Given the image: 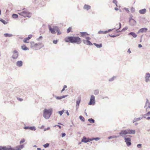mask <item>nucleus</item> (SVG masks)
Wrapping results in <instances>:
<instances>
[{"mask_svg":"<svg viewBox=\"0 0 150 150\" xmlns=\"http://www.w3.org/2000/svg\"><path fill=\"white\" fill-rule=\"evenodd\" d=\"M65 41L67 42L79 44L81 43V39L78 37L68 36L65 38Z\"/></svg>","mask_w":150,"mask_h":150,"instance_id":"f257e3e1","label":"nucleus"},{"mask_svg":"<svg viewBox=\"0 0 150 150\" xmlns=\"http://www.w3.org/2000/svg\"><path fill=\"white\" fill-rule=\"evenodd\" d=\"M24 147V145L23 144L17 146L15 148H13L10 146L6 147L4 146H0V150H21Z\"/></svg>","mask_w":150,"mask_h":150,"instance_id":"f03ea898","label":"nucleus"},{"mask_svg":"<svg viewBox=\"0 0 150 150\" xmlns=\"http://www.w3.org/2000/svg\"><path fill=\"white\" fill-rule=\"evenodd\" d=\"M52 109H45L43 111V116L46 119H49L52 114Z\"/></svg>","mask_w":150,"mask_h":150,"instance_id":"7ed1b4c3","label":"nucleus"},{"mask_svg":"<svg viewBox=\"0 0 150 150\" xmlns=\"http://www.w3.org/2000/svg\"><path fill=\"white\" fill-rule=\"evenodd\" d=\"M18 13L20 16H23L25 17H27L30 18L31 17V13L27 10L23 11L21 12Z\"/></svg>","mask_w":150,"mask_h":150,"instance_id":"20e7f679","label":"nucleus"},{"mask_svg":"<svg viewBox=\"0 0 150 150\" xmlns=\"http://www.w3.org/2000/svg\"><path fill=\"white\" fill-rule=\"evenodd\" d=\"M95 103V97L93 95H92L91 96L90 100L88 103V104L89 105H94Z\"/></svg>","mask_w":150,"mask_h":150,"instance_id":"39448f33","label":"nucleus"},{"mask_svg":"<svg viewBox=\"0 0 150 150\" xmlns=\"http://www.w3.org/2000/svg\"><path fill=\"white\" fill-rule=\"evenodd\" d=\"M30 47L34 50H37V49L36 48V46L40 44V43H35L34 42H30Z\"/></svg>","mask_w":150,"mask_h":150,"instance_id":"423d86ee","label":"nucleus"},{"mask_svg":"<svg viewBox=\"0 0 150 150\" xmlns=\"http://www.w3.org/2000/svg\"><path fill=\"white\" fill-rule=\"evenodd\" d=\"M13 54L12 56V58L14 59H16L18 57V52L16 50H14L13 52Z\"/></svg>","mask_w":150,"mask_h":150,"instance_id":"0eeeda50","label":"nucleus"},{"mask_svg":"<svg viewBox=\"0 0 150 150\" xmlns=\"http://www.w3.org/2000/svg\"><path fill=\"white\" fill-rule=\"evenodd\" d=\"M125 142L126 143L127 146H129L131 145V139L130 138H126L124 139Z\"/></svg>","mask_w":150,"mask_h":150,"instance_id":"6e6552de","label":"nucleus"},{"mask_svg":"<svg viewBox=\"0 0 150 150\" xmlns=\"http://www.w3.org/2000/svg\"><path fill=\"white\" fill-rule=\"evenodd\" d=\"M119 134L122 137H124L127 134V129L121 130Z\"/></svg>","mask_w":150,"mask_h":150,"instance_id":"1a4fd4ad","label":"nucleus"},{"mask_svg":"<svg viewBox=\"0 0 150 150\" xmlns=\"http://www.w3.org/2000/svg\"><path fill=\"white\" fill-rule=\"evenodd\" d=\"M127 134H134L135 133V131L134 129H127Z\"/></svg>","mask_w":150,"mask_h":150,"instance_id":"9d476101","label":"nucleus"},{"mask_svg":"<svg viewBox=\"0 0 150 150\" xmlns=\"http://www.w3.org/2000/svg\"><path fill=\"white\" fill-rule=\"evenodd\" d=\"M83 43L87 45L91 46L93 45L92 43L89 40H83Z\"/></svg>","mask_w":150,"mask_h":150,"instance_id":"9b49d317","label":"nucleus"},{"mask_svg":"<svg viewBox=\"0 0 150 150\" xmlns=\"http://www.w3.org/2000/svg\"><path fill=\"white\" fill-rule=\"evenodd\" d=\"M32 35H29L27 38H24L23 40V42L25 43H28V42L27 41L30 40L32 37Z\"/></svg>","mask_w":150,"mask_h":150,"instance_id":"f8f14e48","label":"nucleus"},{"mask_svg":"<svg viewBox=\"0 0 150 150\" xmlns=\"http://www.w3.org/2000/svg\"><path fill=\"white\" fill-rule=\"evenodd\" d=\"M150 78V74L149 73H147L146 74L145 77V81L146 82H147L149 81V79Z\"/></svg>","mask_w":150,"mask_h":150,"instance_id":"ddd939ff","label":"nucleus"},{"mask_svg":"<svg viewBox=\"0 0 150 150\" xmlns=\"http://www.w3.org/2000/svg\"><path fill=\"white\" fill-rule=\"evenodd\" d=\"M16 65L17 66L20 67L23 65V62L22 61H18L16 63Z\"/></svg>","mask_w":150,"mask_h":150,"instance_id":"4468645a","label":"nucleus"},{"mask_svg":"<svg viewBox=\"0 0 150 150\" xmlns=\"http://www.w3.org/2000/svg\"><path fill=\"white\" fill-rule=\"evenodd\" d=\"M48 27L49 28L50 31L51 32V33L52 34H54L55 33V30L54 28H51L49 25H48Z\"/></svg>","mask_w":150,"mask_h":150,"instance_id":"2eb2a0df","label":"nucleus"},{"mask_svg":"<svg viewBox=\"0 0 150 150\" xmlns=\"http://www.w3.org/2000/svg\"><path fill=\"white\" fill-rule=\"evenodd\" d=\"M91 6L89 5L85 4L83 6V9L88 10L91 9Z\"/></svg>","mask_w":150,"mask_h":150,"instance_id":"dca6fc26","label":"nucleus"},{"mask_svg":"<svg viewBox=\"0 0 150 150\" xmlns=\"http://www.w3.org/2000/svg\"><path fill=\"white\" fill-rule=\"evenodd\" d=\"M148 29L146 28H143L140 29L139 30V32H141L142 33H143V32H146Z\"/></svg>","mask_w":150,"mask_h":150,"instance_id":"f3484780","label":"nucleus"},{"mask_svg":"<svg viewBox=\"0 0 150 150\" xmlns=\"http://www.w3.org/2000/svg\"><path fill=\"white\" fill-rule=\"evenodd\" d=\"M146 12V9L144 8L141 10H140L139 11V13L142 14H144Z\"/></svg>","mask_w":150,"mask_h":150,"instance_id":"a211bd4d","label":"nucleus"},{"mask_svg":"<svg viewBox=\"0 0 150 150\" xmlns=\"http://www.w3.org/2000/svg\"><path fill=\"white\" fill-rule=\"evenodd\" d=\"M128 35H132L134 38H136L137 36V35L134 33L131 32L128 33Z\"/></svg>","mask_w":150,"mask_h":150,"instance_id":"6ab92c4d","label":"nucleus"},{"mask_svg":"<svg viewBox=\"0 0 150 150\" xmlns=\"http://www.w3.org/2000/svg\"><path fill=\"white\" fill-rule=\"evenodd\" d=\"M80 101L81 99H78L76 102V110H77L79 107Z\"/></svg>","mask_w":150,"mask_h":150,"instance_id":"aec40b11","label":"nucleus"},{"mask_svg":"<svg viewBox=\"0 0 150 150\" xmlns=\"http://www.w3.org/2000/svg\"><path fill=\"white\" fill-rule=\"evenodd\" d=\"M130 25L132 26H134L135 25L137 24L136 21L135 20H133L132 22L131 21L130 22Z\"/></svg>","mask_w":150,"mask_h":150,"instance_id":"412c9836","label":"nucleus"},{"mask_svg":"<svg viewBox=\"0 0 150 150\" xmlns=\"http://www.w3.org/2000/svg\"><path fill=\"white\" fill-rule=\"evenodd\" d=\"M143 118L142 117H140L138 118H134L133 120V122H135L140 120Z\"/></svg>","mask_w":150,"mask_h":150,"instance_id":"4be33fe9","label":"nucleus"},{"mask_svg":"<svg viewBox=\"0 0 150 150\" xmlns=\"http://www.w3.org/2000/svg\"><path fill=\"white\" fill-rule=\"evenodd\" d=\"M93 44L96 46L97 48H101L102 47V45L101 43H100L99 44H97L96 43H94Z\"/></svg>","mask_w":150,"mask_h":150,"instance_id":"5701e85b","label":"nucleus"},{"mask_svg":"<svg viewBox=\"0 0 150 150\" xmlns=\"http://www.w3.org/2000/svg\"><path fill=\"white\" fill-rule=\"evenodd\" d=\"M81 36L83 37L86 35H88V34L86 32H82L80 33Z\"/></svg>","mask_w":150,"mask_h":150,"instance_id":"b1692460","label":"nucleus"},{"mask_svg":"<svg viewBox=\"0 0 150 150\" xmlns=\"http://www.w3.org/2000/svg\"><path fill=\"white\" fill-rule=\"evenodd\" d=\"M4 37H11L13 36V35L12 34H9L7 33H5L4 34Z\"/></svg>","mask_w":150,"mask_h":150,"instance_id":"393cba45","label":"nucleus"},{"mask_svg":"<svg viewBox=\"0 0 150 150\" xmlns=\"http://www.w3.org/2000/svg\"><path fill=\"white\" fill-rule=\"evenodd\" d=\"M22 49L24 50H28V48L25 45H23L21 46Z\"/></svg>","mask_w":150,"mask_h":150,"instance_id":"a878e982","label":"nucleus"},{"mask_svg":"<svg viewBox=\"0 0 150 150\" xmlns=\"http://www.w3.org/2000/svg\"><path fill=\"white\" fill-rule=\"evenodd\" d=\"M87 140L88 139H87L86 137H83L82 139L81 140V142L86 143L87 142Z\"/></svg>","mask_w":150,"mask_h":150,"instance_id":"bb28decb","label":"nucleus"},{"mask_svg":"<svg viewBox=\"0 0 150 150\" xmlns=\"http://www.w3.org/2000/svg\"><path fill=\"white\" fill-rule=\"evenodd\" d=\"M119 137V136L113 135V136H110L109 137H108V139H111L117 138Z\"/></svg>","mask_w":150,"mask_h":150,"instance_id":"cd10ccee","label":"nucleus"},{"mask_svg":"<svg viewBox=\"0 0 150 150\" xmlns=\"http://www.w3.org/2000/svg\"><path fill=\"white\" fill-rule=\"evenodd\" d=\"M88 121L89 122L91 123H93L95 122L94 120L92 118H90L88 120Z\"/></svg>","mask_w":150,"mask_h":150,"instance_id":"c85d7f7f","label":"nucleus"},{"mask_svg":"<svg viewBox=\"0 0 150 150\" xmlns=\"http://www.w3.org/2000/svg\"><path fill=\"white\" fill-rule=\"evenodd\" d=\"M99 93V90L98 89H96L94 91V94L95 95H97Z\"/></svg>","mask_w":150,"mask_h":150,"instance_id":"c756f323","label":"nucleus"},{"mask_svg":"<svg viewBox=\"0 0 150 150\" xmlns=\"http://www.w3.org/2000/svg\"><path fill=\"white\" fill-rule=\"evenodd\" d=\"M146 105H147L148 107L150 108V103L149 102V100L147 99H146Z\"/></svg>","mask_w":150,"mask_h":150,"instance_id":"7c9ffc66","label":"nucleus"},{"mask_svg":"<svg viewBox=\"0 0 150 150\" xmlns=\"http://www.w3.org/2000/svg\"><path fill=\"white\" fill-rule=\"evenodd\" d=\"M0 21L4 25L6 24L7 23V22L2 18H0Z\"/></svg>","mask_w":150,"mask_h":150,"instance_id":"2f4dec72","label":"nucleus"},{"mask_svg":"<svg viewBox=\"0 0 150 150\" xmlns=\"http://www.w3.org/2000/svg\"><path fill=\"white\" fill-rule=\"evenodd\" d=\"M79 119L83 122H84L85 119L84 117L81 115H80L79 116Z\"/></svg>","mask_w":150,"mask_h":150,"instance_id":"473e14b6","label":"nucleus"},{"mask_svg":"<svg viewBox=\"0 0 150 150\" xmlns=\"http://www.w3.org/2000/svg\"><path fill=\"white\" fill-rule=\"evenodd\" d=\"M12 16L13 18H18V16L17 14H13L12 15Z\"/></svg>","mask_w":150,"mask_h":150,"instance_id":"72a5a7b5","label":"nucleus"},{"mask_svg":"<svg viewBox=\"0 0 150 150\" xmlns=\"http://www.w3.org/2000/svg\"><path fill=\"white\" fill-rule=\"evenodd\" d=\"M29 129L35 131L36 130V128L34 126L30 127Z\"/></svg>","mask_w":150,"mask_h":150,"instance_id":"f704fd0d","label":"nucleus"},{"mask_svg":"<svg viewBox=\"0 0 150 150\" xmlns=\"http://www.w3.org/2000/svg\"><path fill=\"white\" fill-rule=\"evenodd\" d=\"M116 78V76H113L112 78L109 79V81H113Z\"/></svg>","mask_w":150,"mask_h":150,"instance_id":"c9c22d12","label":"nucleus"},{"mask_svg":"<svg viewBox=\"0 0 150 150\" xmlns=\"http://www.w3.org/2000/svg\"><path fill=\"white\" fill-rule=\"evenodd\" d=\"M64 110H63L61 111L58 112H58L60 114V116H61L64 112Z\"/></svg>","mask_w":150,"mask_h":150,"instance_id":"e433bc0d","label":"nucleus"},{"mask_svg":"<svg viewBox=\"0 0 150 150\" xmlns=\"http://www.w3.org/2000/svg\"><path fill=\"white\" fill-rule=\"evenodd\" d=\"M50 145V144L48 143H47L43 145V146L45 148H47L49 147Z\"/></svg>","mask_w":150,"mask_h":150,"instance_id":"4c0bfd02","label":"nucleus"},{"mask_svg":"<svg viewBox=\"0 0 150 150\" xmlns=\"http://www.w3.org/2000/svg\"><path fill=\"white\" fill-rule=\"evenodd\" d=\"M105 31H102L101 30H100L98 32V34H101V33L106 34V33H105Z\"/></svg>","mask_w":150,"mask_h":150,"instance_id":"58836bf2","label":"nucleus"},{"mask_svg":"<svg viewBox=\"0 0 150 150\" xmlns=\"http://www.w3.org/2000/svg\"><path fill=\"white\" fill-rule=\"evenodd\" d=\"M25 141V139H22L21 140L20 143V144H21L23 143Z\"/></svg>","mask_w":150,"mask_h":150,"instance_id":"ea45409f","label":"nucleus"},{"mask_svg":"<svg viewBox=\"0 0 150 150\" xmlns=\"http://www.w3.org/2000/svg\"><path fill=\"white\" fill-rule=\"evenodd\" d=\"M42 36H40L39 38H37V39H36V40H37V41H40V40H41L42 39Z\"/></svg>","mask_w":150,"mask_h":150,"instance_id":"a19ab883","label":"nucleus"},{"mask_svg":"<svg viewBox=\"0 0 150 150\" xmlns=\"http://www.w3.org/2000/svg\"><path fill=\"white\" fill-rule=\"evenodd\" d=\"M72 28L71 27H69L67 29V33H69L70 31L71 30V29Z\"/></svg>","mask_w":150,"mask_h":150,"instance_id":"79ce46f5","label":"nucleus"},{"mask_svg":"<svg viewBox=\"0 0 150 150\" xmlns=\"http://www.w3.org/2000/svg\"><path fill=\"white\" fill-rule=\"evenodd\" d=\"M112 2L116 5V6H117V1L116 0H113Z\"/></svg>","mask_w":150,"mask_h":150,"instance_id":"37998d69","label":"nucleus"},{"mask_svg":"<svg viewBox=\"0 0 150 150\" xmlns=\"http://www.w3.org/2000/svg\"><path fill=\"white\" fill-rule=\"evenodd\" d=\"M127 29V27H125L124 28H123L122 30H121L122 31H125Z\"/></svg>","mask_w":150,"mask_h":150,"instance_id":"c03bdc74","label":"nucleus"},{"mask_svg":"<svg viewBox=\"0 0 150 150\" xmlns=\"http://www.w3.org/2000/svg\"><path fill=\"white\" fill-rule=\"evenodd\" d=\"M55 98L57 100H60L62 99L61 96H56Z\"/></svg>","mask_w":150,"mask_h":150,"instance_id":"a18cd8bd","label":"nucleus"},{"mask_svg":"<svg viewBox=\"0 0 150 150\" xmlns=\"http://www.w3.org/2000/svg\"><path fill=\"white\" fill-rule=\"evenodd\" d=\"M58 41V40H54L53 41V42L54 44H56Z\"/></svg>","mask_w":150,"mask_h":150,"instance_id":"49530a36","label":"nucleus"},{"mask_svg":"<svg viewBox=\"0 0 150 150\" xmlns=\"http://www.w3.org/2000/svg\"><path fill=\"white\" fill-rule=\"evenodd\" d=\"M142 145L141 144H139L137 145V146L138 148H140L142 146Z\"/></svg>","mask_w":150,"mask_h":150,"instance_id":"de8ad7c7","label":"nucleus"},{"mask_svg":"<svg viewBox=\"0 0 150 150\" xmlns=\"http://www.w3.org/2000/svg\"><path fill=\"white\" fill-rule=\"evenodd\" d=\"M135 10V8L133 7H132L131 8V11L132 13H133L134 12Z\"/></svg>","mask_w":150,"mask_h":150,"instance_id":"09e8293b","label":"nucleus"},{"mask_svg":"<svg viewBox=\"0 0 150 150\" xmlns=\"http://www.w3.org/2000/svg\"><path fill=\"white\" fill-rule=\"evenodd\" d=\"M113 29H109L108 30L106 31L105 33H108L110 32Z\"/></svg>","mask_w":150,"mask_h":150,"instance_id":"8fccbe9b","label":"nucleus"},{"mask_svg":"<svg viewBox=\"0 0 150 150\" xmlns=\"http://www.w3.org/2000/svg\"><path fill=\"white\" fill-rule=\"evenodd\" d=\"M93 140H94L96 141H97L100 139V138L98 137H96L94 138H93Z\"/></svg>","mask_w":150,"mask_h":150,"instance_id":"3c124183","label":"nucleus"},{"mask_svg":"<svg viewBox=\"0 0 150 150\" xmlns=\"http://www.w3.org/2000/svg\"><path fill=\"white\" fill-rule=\"evenodd\" d=\"M133 20H134L133 18H132L131 17H130L129 18V22H130L131 21V20L133 21Z\"/></svg>","mask_w":150,"mask_h":150,"instance_id":"603ef678","label":"nucleus"},{"mask_svg":"<svg viewBox=\"0 0 150 150\" xmlns=\"http://www.w3.org/2000/svg\"><path fill=\"white\" fill-rule=\"evenodd\" d=\"M93 140V139H88V140H87V142H91V141H92V140Z\"/></svg>","mask_w":150,"mask_h":150,"instance_id":"864d4df0","label":"nucleus"},{"mask_svg":"<svg viewBox=\"0 0 150 150\" xmlns=\"http://www.w3.org/2000/svg\"><path fill=\"white\" fill-rule=\"evenodd\" d=\"M66 135V134L64 133H63L62 134V137H63L65 136Z\"/></svg>","mask_w":150,"mask_h":150,"instance_id":"5fc2aeb1","label":"nucleus"},{"mask_svg":"<svg viewBox=\"0 0 150 150\" xmlns=\"http://www.w3.org/2000/svg\"><path fill=\"white\" fill-rule=\"evenodd\" d=\"M109 35L110 37H112V38H114V37H116V36H115V35H111L110 34H109Z\"/></svg>","mask_w":150,"mask_h":150,"instance_id":"6e6d98bb","label":"nucleus"},{"mask_svg":"<svg viewBox=\"0 0 150 150\" xmlns=\"http://www.w3.org/2000/svg\"><path fill=\"white\" fill-rule=\"evenodd\" d=\"M29 128H30V127L26 126V127H24V128L25 129H29Z\"/></svg>","mask_w":150,"mask_h":150,"instance_id":"4d7b16f0","label":"nucleus"},{"mask_svg":"<svg viewBox=\"0 0 150 150\" xmlns=\"http://www.w3.org/2000/svg\"><path fill=\"white\" fill-rule=\"evenodd\" d=\"M86 40H89L91 39V38L89 37H86Z\"/></svg>","mask_w":150,"mask_h":150,"instance_id":"13d9d810","label":"nucleus"},{"mask_svg":"<svg viewBox=\"0 0 150 150\" xmlns=\"http://www.w3.org/2000/svg\"><path fill=\"white\" fill-rule=\"evenodd\" d=\"M67 95L63 96H61V99L67 97Z\"/></svg>","mask_w":150,"mask_h":150,"instance_id":"bf43d9fd","label":"nucleus"},{"mask_svg":"<svg viewBox=\"0 0 150 150\" xmlns=\"http://www.w3.org/2000/svg\"><path fill=\"white\" fill-rule=\"evenodd\" d=\"M150 115V111L148 112L145 115Z\"/></svg>","mask_w":150,"mask_h":150,"instance_id":"052dcab7","label":"nucleus"},{"mask_svg":"<svg viewBox=\"0 0 150 150\" xmlns=\"http://www.w3.org/2000/svg\"><path fill=\"white\" fill-rule=\"evenodd\" d=\"M50 129V127H48L47 128L45 129L44 130V131H46L47 130H49Z\"/></svg>","mask_w":150,"mask_h":150,"instance_id":"680f3d73","label":"nucleus"},{"mask_svg":"<svg viewBox=\"0 0 150 150\" xmlns=\"http://www.w3.org/2000/svg\"><path fill=\"white\" fill-rule=\"evenodd\" d=\"M125 8V10L127 11V12H128V13L129 12V10L128 9V8Z\"/></svg>","mask_w":150,"mask_h":150,"instance_id":"e2e57ef3","label":"nucleus"},{"mask_svg":"<svg viewBox=\"0 0 150 150\" xmlns=\"http://www.w3.org/2000/svg\"><path fill=\"white\" fill-rule=\"evenodd\" d=\"M127 52H128L129 53H131V52L130 49L129 48V49H128V50L127 51Z\"/></svg>","mask_w":150,"mask_h":150,"instance_id":"0e129e2a","label":"nucleus"},{"mask_svg":"<svg viewBox=\"0 0 150 150\" xmlns=\"http://www.w3.org/2000/svg\"><path fill=\"white\" fill-rule=\"evenodd\" d=\"M119 28H118V29H120L121 28V23H119Z\"/></svg>","mask_w":150,"mask_h":150,"instance_id":"69168bd1","label":"nucleus"},{"mask_svg":"<svg viewBox=\"0 0 150 150\" xmlns=\"http://www.w3.org/2000/svg\"><path fill=\"white\" fill-rule=\"evenodd\" d=\"M66 113H67V115L68 116H69V112H68V111H67H67Z\"/></svg>","mask_w":150,"mask_h":150,"instance_id":"338daca9","label":"nucleus"},{"mask_svg":"<svg viewBox=\"0 0 150 150\" xmlns=\"http://www.w3.org/2000/svg\"><path fill=\"white\" fill-rule=\"evenodd\" d=\"M142 47V45H141V44H139V45H138V47H139L140 48V47Z\"/></svg>","mask_w":150,"mask_h":150,"instance_id":"774afa93","label":"nucleus"}]
</instances>
